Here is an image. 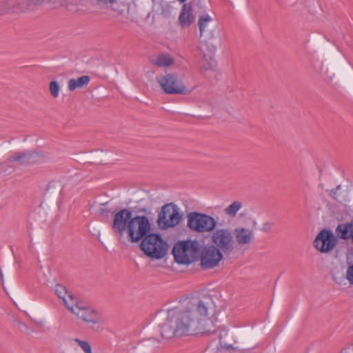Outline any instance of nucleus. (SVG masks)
I'll return each instance as SVG.
<instances>
[{"instance_id":"nucleus-1","label":"nucleus","mask_w":353,"mask_h":353,"mask_svg":"<svg viewBox=\"0 0 353 353\" xmlns=\"http://www.w3.org/2000/svg\"><path fill=\"white\" fill-rule=\"evenodd\" d=\"M212 299L204 296L201 299H192L184 310L173 307L168 310L165 321L160 325L163 339H170L174 336H208L216 332L207 330L203 321L208 316V311Z\"/></svg>"},{"instance_id":"nucleus-2","label":"nucleus","mask_w":353,"mask_h":353,"mask_svg":"<svg viewBox=\"0 0 353 353\" xmlns=\"http://www.w3.org/2000/svg\"><path fill=\"white\" fill-rule=\"evenodd\" d=\"M201 248L197 240L179 241L174 245L172 254L176 263L188 265L199 260Z\"/></svg>"},{"instance_id":"nucleus-3","label":"nucleus","mask_w":353,"mask_h":353,"mask_svg":"<svg viewBox=\"0 0 353 353\" xmlns=\"http://www.w3.org/2000/svg\"><path fill=\"white\" fill-rule=\"evenodd\" d=\"M68 298L71 303H65V307L78 319L92 325L100 323L101 316L96 310L77 299L74 294H69Z\"/></svg>"},{"instance_id":"nucleus-4","label":"nucleus","mask_w":353,"mask_h":353,"mask_svg":"<svg viewBox=\"0 0 353 353\" xmlns=\"http://www.w3.org/2000/svg\"><path fill=\"white\" fill-rule=\"evenodd\" d=\"M139 248L148 257L161 259L166 255L168 244L160 234L151 232L141 241Z\"/></svg>"},{"instance_id":"nucleus-5","label":"nucleus","mask_w":353,"mask_h":353,"mask_svg":"<svg viewBox=\"0 0 353 353\" xmlns=\"http://www.w3.org/2000/svg\"><path fill=\"white\" fill-rule=\"evenodd\" d=\"M217 221L212 216L199 212H192L187 214V227L192 232L204 233L213 232Z\"/></svg>"},{"instance_id":"nucleus-6","label":"nucleus","mask_w":353,"mask_h":353,"mask_svg":"<svg viewBox=\"0 0 353 353\" xmlns=\"http://www.w3.org/2000/svg\"><path fill=\"white\" fill-rule=\"evenodd\" d=\"M183 215L177 205L174 203H166L161 207L158 214L157 225L161 230L174 228L179 224Z\"/></svg>"},{"instance_id":"nucleus-7","label":"nucleus","mask_w":353,"mask_h":353,"mask_svg":"<svg viewBox=\"0 0 353 353\" xmlns=\"http://www.w3.org/2000/svg\"><path fill=\"white\" fill-rule=\"evenodd\" d=\"M157 81L159 83L163 91L167 94H189L191 90L188 89L183 83L179 75L175 73H168L157 77Z\"/></svg>"},{"instance_id":"nucleus-8","label":"nucleus","mask_w":353,"mask_h":353,"mask_svg":"<svg viewBox=\"0 0 353 353\" xmlns=\"http://www.w3.org/2000/svg\"><path fill=\"white\" fill-rule=\"evenodd\" d=\"M151 223L145 215H136L127 233L131 243L142 241L152 230Z\"/></svg>"},{"instance_id":"nucleus-9","label":"nucleus","mask_w":353,"mask_h":353,"mask_svg":"<svg viewBox=\"0 0 353 353\" xmlns=\"http://www.w3.org/2000/svg\"><path fill=\"white\" fill-rule=\"evenodd\" d=\"M134 219L132 211L128 208H122L114 214L112 230L119 239L123 236L124 232L128 233Z\"/></svg>"},{"instance_id":"nucleus-10","label":"nucleus","mask_w":353,"mask_h":353,"mask_svg":"<svg viewBox=\"0 0 353 353\" xmlns=\"http://www.w3.org/2000/svg\"><path fill=\"white\" fill-rule=\"evenodd\" d=\"M223 252L215 245H208L200 250V266L203 270L216 267L223 259Z\"/></svg>"},{"instance_id":"nucleus-11","label":"nucleus","mask_w":353,"mask_h":353,"mask_svg":"<svg viewBox=\"0 0 353 353\" xmlns=\"http://www.w3.org/2000/svg\"><path fill=\"white\" fill-rule=\"evenodd\" d=\"M212 245H215L225 254H230L234 250V240L228 229L221 228L213 231L211 236Z\"/></svg>"},{"instance_id":"nucleus-12","label":"nucleus","mask_w":353,"mask_h":353,"mask_svg":"<svg viewBox=\"0 0 353 353\" xmlns=\"http://www.w3.org/2000/svg\"><path fill=\"white\" fill-rule=\"evenodd\" d=\"M43 152L37 150H25L23 152H15L8 157L7 163L17 162L21 165H29L40 163L44 161Z\"/></svg>"},{"instance_id":"nucleus-13","label":"nucleus","mask_w":353,"mask_h":353,"mask_svg":"<svg viewBox=\"0 0 353 353\" xmlns=\"http://www.w3.org/2000/svg\"><path fill=\"white\" fill-rule=\"evenodd\" d=\"M199 49L203 56L201 70L205 71L213 70L216 66V61L214 58L216 47L208 41H203L200 44Z\"/></svg>"},{"instance_id":"nucleus-14","label":"nucleus","mask_w":353,"mask_h":353,"mask_svg":"<svg viewBox=\"0 0 353 353\" xmlns=\"http://www.w3.org/2000/svg\"><path fill=\"white\" fill-rule=\"evenodd\" d=\"M312 245L321 253L331 252V229L324 228L321 230L316 236Z\"/></svg>"},{"instance_id":"nucleus-15","label":"nucleus","mask_w":353,"mask_h":353,"mask_svg":"<svg viewBox=\"0 0 353 353\" xmlns=\"http://www.w3.org/2000/svg\"><path fill=\"white\" fill-rule=\"evenodd\" d=\"M179 23L183 28L189 27L194 21L190 3H184L179 16Z\"/></svg>"},{"instance_id":"nucleus-16","label":"nucleus","mask_w":353,"mask_h":353,"mask_svg":"<svg viewBox=\"0 0 353 353\" xmlns=\"http://www.w3.org/2000/svg\"><path fill=\"white\" fill-rule=\"evenodd\" d=\"M234 234L239 245L250 244L254 236L252 230L243 227L236 228L234 230Z\"/></svg>"},{"instance_id":"nucleus-17","label":"nucleus","mask_w":353,"mask_h":353,"mask_svg":"<svg viewBox=\"0 0 353 353\" xmlns=\"http://www.w3.org/2000/svg\"><path fill=\"white\" fill-rule=\"evenodd\" d=\"M336 232L341 239H350L353 244V221L339 224L336 228Z\"/></svg>"},{"instance_id":"nucleus-18","label":"nucleus","mask_w":353,"mask_h":353,"mask_svg":"<svg viewBox=\"0 0 353 353\" xmlns=\"http://www.w3.org/2000/svg\"><path fill=\"white\" fill-rule=\"evenodd\" d=\"M90 81V78L88 75L80 77L77 79H70L68 81V90L74 91L77 88H81L87 85Z\"/></svg>"},{"instance_id":"nucleus-19","label":"nucleus","mask_w":353,"mask_h":353,"mask_svg":"<svg viewBox=\"0 0 353 353\" xmlns=\"http://www.w3.org/2000/svg\"><path fill=\"white\" fill-rule=\"evenodd\" d=\"M174 59L169 54H161L159 55L152 63L159 67H165L172 65Z\"/></svg>"},{"instance_id":"nucleus-20","label":"nucleus","mask_w":353,"mask_h":353,"mask_svg":"<svg viewBox=\"0 0 353 353\" xmlns=\"http://www.w3.org/2000/svg\"><path fill=\"white\" fill-rule=\"evenodd\" d=\"M347 191L345 190H341V185H338L334 190L332 189V198L340 203L347 201Z\"/></svg>"},{"instance_id":"nucleus-21","label":"nucleus","mask_w":353,"mask_h":353,"mask_svg":"<svg viewBox=\"0 0 353 353\" xmlns=\"http://www.w3.org/2000/svg\"><path fill=\"white\" fill-rule=\"evenodd\" d=\"M54 291H55V294L57 295V296L59 299L63 300L65 306V303H70L68 302V301L65 299V295L67 294L68 296L69 294H72L68 292V291L65 287H64L63 285H62L61 284H56Z\"/></svg>"},{"instance_id":"nucleus-22","label":"nucleus","mask_w":353,"mask_h":353,"mask_svg":"<svg viewBox=\"0 0 353 353\" xmlns=\"http://www.w3.org/2000/svg\"><path fill=\"white\" fill-rule=\"evenodd\" d=\"M212 19L208 14L200 16L198 21V26L199 28L200 35L202 37L205 32L207 23Z\"/></svg>"},{"instance_id":"nucleus-23","label":"nucleus","mask_w":353,"mask_h":353,"mask_svg":"<svg viewBox=\"0 0 353 353\" xmlns=\"http://www.w3.org/2000/svg\"><path fill=\"white\" fill-rule=\"evenodd\" d=\"M242 204L239 201H234L228 207H227L224 212L226 214L234 216L237 212L241 209Z\"/></svg>"},{"instance_id":"nucleus-24","label":"nucleus","mask_w":353,"mask_h":353,"mask_svg":"<svg viewBox=\"0 0 353 353\" xmlns=\"http://www.w3.org/2000/svg\"><path fill=\"white\" fill-rule=\"evenodd\" d=\"M49 90L52 97L57 98L59 97L60 85L57 81L54 80L50 81L49 85Z\"/></svg>"},{"instance_id":"nucleus-25","label":"nucleus","mask_w":353,"mask_h":353,"mask_svg":"<svg viewBox=\"0 0 353 353\" xmlns=\"http://www.w3.org/2000/svg\"><path fill=\"white\" fill-rule=\"evenodd\" d=\"M74 341L84 351L85 353H92L90 343L86 341H82L78 338H75Z\"/></svg>"},{"instance_id":"nucleus-26","label":"nucleus","mask_w":353,"mask_h":353,"mask_svg":"<svg viewBox=\"0 0 353 353\" xmlns=\"http://www.w3.org/2000/svg\"><path fill=\"white\" fill-rule=\"evenodd\" d=\"M346 278L350 284H353V264L348 267L346 272Z\"/></svg>"},{"instance_id":"nucleus-27","label":"nucleus","mask_w":353,"mask_h":353,"mask_svg":"<svg viewBox=\"0 0 353 353\" xmlns=\"http://www.w3.org/2000/svg\"><path fill=\"white\" fill-rule=\"evenodd\" d=\"M274 225L273 223L266 222L262 225L261 230L263 232H270L272 231V227Z\"/></svg>"},{"instance_id":"nucleus-28","label":"nucleus","mask_w":353,"mask_h":353,"mask_svg":"<svg viewBox=\"0 0 353 353\" xmlns=\"http://www.w3.org/2000/svg\"><path fill=\"white\" fill-rule=\"evenodd\" d=\"M320 73L322 77V78L327 82H329L330 79L328 77H327V69L326 68L325 70L323 69V63L321 64V69H320Z\"/></svg>"},{"instance_id":"nucleus-29","label":"nucleus","mask_w":353,"mask_h":353,"mask_svg":"<svg viewBox=\"0 0 353 353\" xmlns=\"http://www.w3.org/2000/svg\"><path fill=\"white\" fill-rule=\"evenodd\" d=\"M110 213H112L111 210L108 208H100L99 210L100 215L105 217H108Z\"/></svg>"},{"instance_id":"nucleus-30","label":"nucleus","mask_w":353,"mask_h":353,"mask_svg":"<svg viewBox=\"0 0 353 353\" xmlns=\"http://www.w3.org/2000/svg\"><path fill=\"white\" fill-rule=\"evenodd\" d=\"M336 242H337V239L332 233V248L336 245Z\"/></svg>"},{"instance_id":"nucleus-31","label":"nucleus","mask_w":353,"mask_h":353,"mask_svg":"<svg viewBox=\"0 0 353 353\" xmlns=\"http://www.w3.org/2000/svg\"><path fill=\"white\" fill-rule=\"evenodd\" d=\"M0 279L1 281V284L3 286L4 279H3V275L1 269L0 268Z\"/></svg>"},{"instance_id":"nucleus-32","label":"nucleus","mask_w":353,"mask_h":353,"mask_svg":"<svg viewBox=\"0 0 353 353\" xmlns=\"http://www.w3.org/2000/svg\"><path fill=\"white\" fill-rule=\"evenodd\" d=\"M224 348H225V350H232H232H233V349H234V347H233V345H224Z\"/></svg>"},{"instance_id":"nucleus-33","label":"nucleus","mask_w":353,"mask_h":353,"mask_svg":"<svg viewBox=\"0 0 353 353\" xmlns=\"http://www.w3.org/2000/svg\"><path fill=\"white\" fill-rule=\"evenodd\" d=\"M105 1L109 2L110 3L112 4L115 2V0H104Z\"/></svg>"},{"instance_id":"nucleus-34","label":"nucleus","mask_w":353,"mask_h":353,"mask_svg":"<svg viewBox=\"0 0 353 353\" xmlns=\"http://www.w3.org/2000/svg\"><path fill=\"white\" fill-rule=\"evenodd\" d=\"M139 212H146V210L145 208H143V209H141L139 210Z\"/></svg>"},{"instance_id":"nucleus-35","label":"nucleus","mask_w":353,"mask_h":353,"mask_svg":"<svg viewBox=\"0 0 353 353\" xmlns=\"http://www.w3.org/2000/svg\"><path fill=\"white\" fill-rule=\"evenodd\" d=\"M180 3H184L187 0H178Z\"/></svg>"},{"instance_id":"nucleus-36","label":"nucleus","mask_w":353,"mask_h":353,"mask_svg":"<svg viewBox=\"0 0 353 353\" xmlns=\"http://www.w3.org/2000/svg\"><path fill=\"white\" fill-rule=\"evenodd\" d=\"M214 34H213V33L212 32V33H211V37H210V38H214Z\"/></svg>"},{"instance_id":"nucleus-37","label":"nucleus","mask_w":353,"mask_h":353,"mask_svg":"<svg viewBox=\"0 0 353 353\" xmlns=\"http://www.w3.org/2000/svg\"><path fill=\"white\" fill-rule=\"evenodd\" d=\"M107 203H108V202H106V203H101V205H105Z\"/></svg>"}]
</instances>
